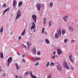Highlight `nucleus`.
Here are the masks:
<instances>
[{
	"label": "nucleus",
	"mask_w": 78,
	"mask_h": 78,
	"mask_svg": "<svg viewBox=\"0 0 78 78\" xmlns=\"http://www.w3.org/2000/svg\"><path fill=\"white\" fill-rule=\"evenodd\" d=\"M12 58L11 57H9L7 60L8 64L7 65V66H9L10 65V64L12 62Z\"/></svg>",
	"instance_id": "1"
},
{
	"label": "nucleus",
	"mask_w": 78,
	"mask_h": 78,
	"mask_svg": "<svg viewBox=\"0 0 78 78\" xmlns=\"http://www.w3.org/2000/svg\"><path fill=\"white\" fill-rule=\"evenodd\" d=\"M63 67H65V69H67L68 70H69V69H70V68L69 66H68V64L66 62H64L63 63Z\"/></svg>",
	"instance_id": "2"
},
{
	"label": "nucleus",
	"mask_w": 78,
	"mask_h": 78,
	"mask_svg": "<svg viewBox=\"0 0 78 78\" xmlns=\"http://www.w3.org/2000/svg\"><path fill=\"white\" fill-rule=\"evenodd\" d=\"M36 6L38 11H40L41 8L42 7V5L40 4H37Z\"/></svg>",
	"instance_id": "3"
},
{
	"label": "nucleus",
	"mask_w": 78,
	"mask_h": 78,
	"mask_svg": "<svg viewBox=\"0 0 78 78\" xmlns=\"http://www.w3.org/2000/svg\"><path fill=\"white\" fill-rule=\"evenodd\" d=\"M32 17L33 19L34 20V22H36V18H37V16H36V15H33Z\"/></svg>",
	"instance_id": "4"
},
{
	"label": "nucleus",
	"mask_w": 78,
	"mask_h": 78,
	"mask_svg": "<svg viewBox=\"0 0 78 78\" xmlns=\"http://www.w3.org/2000/svg\"><path fill=\"white\" fill-rule=\"evenodd\" d=\"M68 19H69V16H66L63 17V20L65 22H67Z\"/></svg>",
	"instance_id": "5"
},
{
	"label": "nucleus",
	"mask_w": 78,
	"mask_h": 78,
	"mask_svg": "<svg viewBox=\"0 0 78 78\" xmlns=\"http://www.w3.org/2000/svg\"><path fill=\"white\" fill-rule=\"evenodd\" d=\"M32 26L30 28V30H31V29H34L35 28V27H36V25H35V23L34 22L32 23Z\"/></svg>",
	"instance_id": "6"
},
{
	"label": "nucleus",
	"mask_w": 78,
	"mask_h": 78,
	"mask_svg": "<svg viewBox=\"0 0 78 78\" xmlns=\"http://www.w3.org/2000/svg\"><path fill=\"white\" fill-rule=\"evenodd\" d=\"M17 1L16 0H14L13 2V7H14L15 6H16L17 5Z\"/></svg>",
	"instance_id": "7"
},
{
	"label": "nucleus",
	"mask_w": 78,
	"mask_h": 78,
	"mask_svg": "<svg viewBox=\"0 0 78 78\" xmlns=\"http://www.w3.org/2000/svg\"><path fill=\"white\" fill-rule=\"evenodd\" d=\"M57 69L59 70V72L61 71V69H62V67L61 66H59V65H58L57 66Z\"/></svg>",
	"instance_id": "8"
},
{
	"label": "nucleus",
	"mask_w": 78,
	"mask_h": 78,
	"mask_svg": "<svg viewBox=\"0 0 78 78\" xmlns=\"http://www.w3.org/2000/svg\"><path fill=\"white\" fill-rule=\"evenodd\" d=\"M68 29L71 32H73V28L71 26L69 27Z\"/></svg>",
	"instance_id": "9"
},
{
	"label": "nucleus",
	"mask_w": 78,
	"mask_h": 78,
	"mask_svg": "<svg viewBox=\"0 0 78 78\" xmlns=\"http://www.w3.org/2000/svg\"><path fill=\"white\" fill-rule=\"evenodd\" d=\"M57 53L58 55H60L62 54V51L60 49H58L57 50Z\"/></svg>",
	"instance_id": "10"
},
{
	"label": "nucleus",
	"mask_w": 78,
	"mask_h": 78,
	"mask_svg": "<svg viewBox=\"0 0 78 78\" xmlns=\"http://www.w3.org/2000/svg\"><path fill=\"white\" fill-rule=\"evenodd\" d=\"M1 55L0 56L1 58H3V53L2 52H0Z\"/></svg>",
	"instance_id": "11"
},
{
	"label": "nucleus",
	"mask_w": 78,
	"mask_h": 78,
	"mask_svg": "<svg viewBox=\"0 0 78 78\" xmlns=\"http://www.w3.org/2000/svg\"><path fill=\"white\" fill-rule=\"evenodd\" d=\"M55 38H59V36H58V34H57V33H56L55 34Z\"/></svg>",
	"instance_id": "12"
},
{
	"label": "nucleus",
	"mask_w": 78,
	"mask_h": 78,
	"mask_svg": "<svg viewBox=\"0 0 78 78\" xmlns=\"http://www.w3.org/2000/svg\"><path fill=\"white\" fill-rule=\"evenodd\" d=\"M22 4H23V2H22L21 1L20 2H19L18 5V6L19 7H20V6H21V5H22Z\"/></svg>",
	"instance_id": "13"
},
{
	"label": "nucleus",
	"mask_w": 78,
	"mask_h": 78,
	"mask_svg": "<svg viewBox=\"0 0 78 78\" xmlns=\"http://www.w3.org/2000/svg\"><path fill=\"white\" fill-rule=\"evenodd\" d=\"M17 16L16 17V19H18V17H19L21 16V14H17Z\"/></svg>",
	"instance_id": "14"
},
{
	"label": "nucleus",
	"mask_w": 78,
	"mask_h": 78,
	"mask_svg": "<svg viewBox=\"0 0 78 78\" xmlns=\"http://www.w3.org/2000/svg\"><path fill=\"white\" fill-rule=\"evenodd\" d=\"M25 33V29H24L23 31L21 34L22 36H23L24 35V34Z\"/></svg>",
	"instance_id": "15"
},
{
	"label": "nucleus",
	"mask_w": 78,
	"mask_h": 78,
	"mask_svg": "<svg viewBox=\"0 0 78 78\" xmlns=\"http://www.w3.org/2000/svg\"><path fill=\"white\" fill-rule=\"evenodd\" d=\"M45 41L46 43V44H48L49 43H50V42H49V41L47 39H46L45 40Z\"/></svg>",
	"instance_id": "16"
},
{
	"label": "nucleus",
	"mask_w": 78,
	"mask_h": 78,
	"mask_svg": "<svg viewBox=\"0 0 78 78\" xmlns=\"http://www.w3.org/2000/svg\"><path fill=\"white\" fill-rule=\"evenodd\" d=\"M2 7L4 8H6V4H3L2 5Z\"/></svg>",
	"instance_id": "17"
},
{
	"label": "nucleus",
	"mask_w": 78,
	"mask_h": 78,
	"mask_svg": "<svg viewBox=\"0 0 78 78\" xmlns=\"http://www.w3.org/2000/svg\"><path fill=\"white\" fill-rule=\"evenodd\" d=\"M65 33H66V32H65V30H62V34H65Z\"/></svg>",
	"instance_id": "18"
},
{
	"label": "nucleus",
	"mask_w": 78,
	"mask_h": 78,
	"mask_svg": "<svg viewBox=\"0 0 78 78\" xmlns=\"http://www.w3.org/2000/svg\"><path fill=\"white\" fill-rule=\"evenodd\" d=\"M57 33H59V32H61V28L59 29H58L57 32Z\"/></svg>",
	"instance_id": "19"
},
{
	"label": "nucleus",
	"mask_w": 78,
	"mask_h": 78,
	"mask_svg": "<svg viewBox=\"0 0 78 78\" xmlns=\"http://www.w3.org/2000/svg\"><path fill=\"white\" fill-rule=\"evenodd\" d=\"M15 66L16 67V69H17V70H19V66H18L17 64L15 65Z\"/></svg>",
	"instance_id": "20"
},
{
	"label": "nucleus",
	"mask_w": 78,
	"mask_h": 78,
	"mask_svg": "<svg viewBox=\"0 0 78 78\" xmlns=\"http://www.w3.org/2000/svg\"><path fill=\"white\" fill-rule=\"evenodd\" d=\"M21 14L20 13V10H18L17 13V14Z\"/></svg>",
	"instance_id": "21"
},
{
	"label": "nucleus",
	"mask_w": 78,
	"mask_h": 78,
	"mask_svg": "<svg viewBox=\"0 0 78 78\" xmlns=\"http://www.w3.org/2000/svg\"><path fill=\"white\" fill-rule=\"evenodd\" d=\"M3 28L2 27L0 30V33H2V32H3Z\"/></svg>",
	"instance_id": "22"
},
{
	"label": "nucleus",
	"mask_w": 78,
	"mask_h": 78,
	"mask_svg": "<svg viewBox=\"0 0 78 78\" xmlns=\"http://www.w3.org/2000/svg\"><path fill=\"white\" fill-rule=\"evenodd\" d=\"M51 21H50L49 22L48 25L49 27H51Z\"/></svg>",
	"instance_id": "23"
},
{
	"label": "nucleus",
	"mask_w": 78,
	"mask_h": 78,
	"mask_svg": "<svg viewBox=\"0 0 78 78\" xmlns=\"http://www.w3.org/2000/svg\"><path fill=\"white\" fill-rule=\"evenodd\" d=\"M57 33L59 36H61V32H57Z\"/></svg>",
	"instance_id": "24"
},
{
	"label": "nucleus",
	"mask_w": 78,
	"mask_h": 78,
	"mask_svg": "<svg viewBox=\"0 0 78 78\" xmlns=\"http://www.w3.org/2000/svg\"><path fill=\"white\" fill-rule=\"evenodd\" d=\"M72 54L70 55L69 56V59H72Z\"/></svg>",
	"instance_id": "25"
},
{
	"label": "nucleus",
	"mask_w": 78,
	"mask_h": 78,
	"mask_svg": "<svg viewBox=\"0 0 78 78\" xmlns=\"http://www.w3.org/2000/svg\"><path fill=\"white\" fill-rule=\"evenodd\" d=\"M50 66H55V64L53 62H51L50 64Z\"/></svg>",
	"instance_id": "26"
},
{
	"label": "nucleus",
	"mask_w": 78,
	"mask_h": 78,
	"mask_svg": "<svg viewBox=\"0 0 78 78\" xmlns=\"http://www.w3.org/2000/svg\"><path fill=\"white\" fill-rule=\"evenodd\" d=\"M49 64H50V62H48L47 63V64L46 65V67H48V66H49Z\"/></svg>",
	"instance_id": "27"
},
{
	"label": "nucleus",
	"mask_w": 78,
	"mask_h": 78,
	"mask_svg": "<svg viewBox=\"0 0 78 78\" xmlns=\"http://www.w3.org/2000/svg\"><path fill=\"white\" fill-rule=\"evenodd\" d=\"M67 41H68V39H65L64 40V42L65 43L67 42Z\"/></svg>",
	"instance_id": "28"
},
{
	"label": "nucleus",
	"mask_w": 78,
	"mask_h": 78,
	"mask_svg": "<svg viewBox=\"0 0 78 78\" xmlns=\"http://www.w3.org/2000/svg\"><path fill=\"white\" fill-rule=\"evenodd\" d=\"M50 6H53V3L52 2H51L50 3Z\"/></svg>",
	"instance_id": "29"
},
{
	"label": "nucleus",
	"mask_w": 78,
	"mask_h": 78,
	"mask_svg": "<svg viewBox=\"0 0 78 78\" xmlns=\"http://www.w3.org/2000/svg\"><path fill=\"white\" fill-rule=\"evenodd\" d=\"M29 73L30 76H31L33 75V73H32V72H31V71H30Z\"/></svg>",
	"instance_id": "30"
},
{
	"label": "nucleus",
	"mask_w": 78,
	"mask_h": 78,
	"mask_svg": "<svg viewBox=\"0 0 78 78\" xmlns=\"http://www.w3.org/2000/svg\"><path fill=\"white\" fill-rule=\"evenodd\" d=\"M9 7L7 9H5V10L6 11V12H7V11H9Z\"/></svg>",
	"instance_id": "31"
},
{
	"label": "nucleus",
	"mask_w": 78,
	"mask_h": 78,
	"mask_svg": "<svg viewBox=\"0 0 78 78\" xmlns=\"http://www.w3.org/2000/svg\"><path fill=\"white\" fill-rule=\"evenodd\" d=\"M69 60H70V61H71V62H74V61H73V59H72V58H70L69 59Z\"/></svg>",
	"instance_id": "32"
},
{
	"label": "nucleus",
	"mask_w": 78,
	"mask_h": 78,
	"mask_svg": "<svg viewBox=\"0 0 78 78\" xmlns=\"http://www.w3.org/2000/svg\"><path fill=\"white\" fill-rule=\"evenodd\" d=\"M25 75H28L29 74H28V73L27 72L25 73Z\"/></svg>",
	"instance_id": "33"
},
{
	"label": "nucleus",
	"mask_w": 78,
	"mask_h": 78,
	"mask_svg": "<svg viewBox=\"0 0 78 78\" xmlns=\"http://www.w3.org/2000/svg\"><path fill=\"white\" fill-rule=\"evenodd\" d=\"M44 30H45V28H43L42 29V33H44Z\"/></svg>",
	"instance_id": "34"
},
{
	"label": "nucleus",
	"mask_w": 78,
	"mask_h": 78,
	"mask_svg": "<svg viewBox=\"0 0 78 78\" xmlns=\"http://www.w3.org/2000/svg\"><path fill=\"white\" fill-rule=\"evenodd\" d=\"M70 68H71V70H74V69L73 68V67L72 66H71V67Z\"/></svg>",
	"instance_id": "35"
},
{
	"label": "nucleus",
	"mask_w": 78,
	"mask_h": 78,
	"mask_svg": "<svg viewBox=\"0 0 78 78\" xmlns=\"http://www.w3.org/2000/svg\"><path fill=\"white\" fill-rule=\"evenodd\" d=\"M33 61H37V58H34L33 59Z\"/></svg>",
	"instance_id": "36"
},
{
	"label": "nucleus",
	"mask_w": 78,
	"mask_h": 78,
	"mask_svg": "<svg viewBox=\"0 0 78 78\" xmlns=\"http://www.w3.org/2000/svg\"><path fill=\"white\" fill-rule=\"evenodd\" d=\"M44 34H46L47 35V34H47V32L45 31H44Z\"/></svg>",
	"instance_id": "37"
},
{
	"label": "nucleus",
	"mask_w": 78,
	"mask_h": 78,
	"mask_svg": "<svg viewBox=\"0 0 78 78\" xmlns=\"http://www.w3.org/2000/svg\"><path fill=\"white\" fill-rule=\"evenodd\" d=\"M2 71V68L1 67V66H0V73Z\"/></svg>",
	"instance_id": "38"
},
{
	"label": "nucleus",
	"mask_w": 78,
	"mask_h": 78,
	"mask_svg": "<svg viewBox=\"0 0 78 78\" xmlns=\"http://www.w3.org/2000/svg\"><path fill=\"white\" fill-rule=\"evenodd\" d=\"M27 48L28 49L30 48V45H27Z\"/></svg>",
	"instance_id": "39"
},
{
	"label": "nucleus",
	"mask_w": 78,
	"mask_h": 78,
	"mask_svg": "<svg viewBox=\"0 0 78 78\" xmlns=\"http://www.w3.org/2000/svg\"><path fill=\"white\" fill-rule=\"evenodd\" d=\"M6 10H5L4 11V12H3V15H4V14H5V12H6Z\"/></svg>",
	"instance_id": "40"
},
{
	"label": "nucleus",
	"mask_w": 78,
	"mask_h": 78,
	"mask_svg": "<svg viewBox=\"0 0 78 78\" xmlns=\"http://www.w3.org/2000/svg\"><path fill=\"white\" fill-rule=\"evenodd\" d=\"M37 54V55H41V51H39V52H38Z\"/></svg>",
	"instance_id": "41"
},
{
	"label": "nucleus",
	"mask_w": 78,
	"mask_h": 78,
	"mask_svg": "<svg viewBox=\"0 0 78 78\" xmlns=\"http://www.w3.org/2000/svg\"><path fill=\"white\" fill-rule=\"evenodd\" d=\"M37 60H40V59H41V58H37Z\"/></svg>",
	"instance_id": "42"
},
{
	"label": "nucleus",
	"mask_w": 78,
	"mask_h": 78,
	"mask_svg": "<svg viewBox=\"0 0 78 78\" xmlns=\"http://www.w3.org/2000/svg\"><path fill=\"white\" fill-rule=\"evenodd\" d=\"M30 45V42L28 41L27 42V45Z\"/></svg>",
	"instance_id": "43"
},
{
	"label": "nucleus",
	"mask_w": 78,
	"mask_h": 78,
	"mask_svg": "<svg viewBox=\"0 0 78 78\" xmlns=\"http://www.w3.org/2000/svg\"><path fill=\"white\" fill-rule=\"evenodd\" d=\"M44 21H46L47 20V18H44L43 19Z\"/></svg>",
	"instance_id": "44"
},
{
	"label": "nucleus",
	"mask_w": 78,
	"mask_h": 78,
	"mask_svg": "<svg viewBox=\"0 0 78 78\" xmlns=\"http://www.w3.org/2000/svg\"><path fill=\"white\" fill-rule=\"evenodd\" d=\"M56 56L54 55V56H53L52 57V59H54V58H55Z\"/></svg>",
	"instance_id": "45"
},
{
	"label": "nucleus",
	"mask_w": 78,
	"mask_h": 78,
	"mask_svg": "<svg viewBox=\"0 0 78 78\" xmlns=\"http://www.w3.org/2000/svg\"><path fill=\"white\" fill-rule=\"evenodd\" d=\"M39 65V62H37V64H35V66H37Z\"/></svg>",
	"instance_id": "46"
},
{
	"label": "nucleus",
	"mask_w": 78,
	"mask_h": 78,
	"mask_svg": "<svg viewBox=\"0 0 78 78\" xmlns=\"http://www.w3.org/2000/svg\"><path fill=\"white\" fill-rule=\"evenodd\" d=\"M31 76L32 78H34V75H32Z\"/></svg>",
	"instance_id": "47"
},
{
	"label": "nucleus",
	"mask_w": 78,
	"mask_h": 78,
	"mask_svg": "<svg viewBox=\"0 0 78 78\" xmlns=\"http://www.w3.org/2000/svg\"><path fill=\"white\" fill-rule=\"evenodd\" d=\"M46 22H47L46 21H44V22L43 23V24H45V23H46Z\"/></svg>",
	"instance_id": "48"
},
{
	"label": "nucleus",
	"mask_w": 78,
	"mask_h": 78,
	"mask_svg": "<svg viewBox=\"0 0 78 78\" xmlns=\"http://www.w3.org/2000/svg\"><path fill=\"white\" fill-rule=\"evenodd\" d=\"M22 38V36H20L19 38L18 39H21Z\"/></svg>",
	"instance_id": "49"
},
{
	"label": "nucleus",
	"mask_w": 78,
	"mask_h": 78,
	"mask_svg": "<svg viewBox=\"0 0 78 78\" xmlns=\"http://www.w3.org/2000/svg\"><path fill=\"white\" fill-rule=\"evenodd\" d=\"M76 41L75 40H72L71 41V42H75Z\"/></svg>",
	"instance_id": "50"
},
{
	"label": "nucleus",
	"mask_w": 78,
	"mask_h": 78,
	"mask_svg": "<svg viewBox=\"0 0 78 78\" xmlns=\"http://www.w3.org/2000/svg\"><path fill=\"white\" fill-rule=\"evenodd\" d=\"M23 47H25V48H27V46H25L23 44Z\"/></svg>",
	"instance_id": "51"
},
{
	"label": "nucleus",
	"mask_w": 78,
	"mask_h": 78,
	"mask_svg": "<svg viewBox=\"0 0 78 78\" xmlns=\"http://www.w3.org/2000/svg\"><path fill=\"white\" fill-rule=\"evenodd\" d=\"M26 55V54H25L23 55V57H25V56Z\"/></svg>",
	"instance_id": "52"
},
{
	"label": "nucleus",
	"mask_w": 78,
	"mask_h": 78,
	"mask_svg": "<svg viewBox=\"0 0 78 78\" xmlns=\"http://www.w3.org/2000/svg\"><path fill=\"white\" fill-rule=\"evenodd\" d=\"M22 61H23V62H25V60L23 59H22Z\"/></svg>",
	"instance_id": "53"
},
{
	"label": "nucleus",
	"mask_w": 78,
	"mask_h": 78,
	"mask_svg": "<svg viewBox=\"0 0 78 78\" xmlns=\"http://www.w3.org/2000/svg\"><path fill=\"white\" fill-rule=\"evenodd\" d=\"M33 51L35 53H36V50H33Z\"/></svg>",
	"instance_id": "54"
},
{
	"label": "nucleus",
	"mask_w": 78,
	"mask_h": 78,
	"mask_svg": "<svg viewBox=\"0 0 78 78\" xmlns=\"http://www.w3.org/2000/svg\"><path fill=\"white\" fill-rule=\"evenodd\" d=\"M53 54H54V55H55V54H56V51H54Z\"/></svg>",
	"instance_id": "55"
},
{
	"label": "nucleus",
	"mask_w": 78,
	"mask_h": 78,
	"mask_svg": "<svg viewBox=\"0 0 78 78\" xmlns=\"http://www.w3.org/2000/svg\"><path fill=\"white\" fill-rule=\"evenodd\" d=\"M3 76H4V77H5V74L4 73V74H3Z\"/></svg>",
	"instance_id": "56"
},
{
	"label": "nucleus",
	"mask_w": 78,
	"mask_h": 78,
	"mask_svg": "<svg viewBox=\"0 0 78 78\" xmlns=\"http://www.w3.org/2000/svg\"><path fill=\"white\" fill-rule=\"evenodd\" d=\"M17 54L19 56H20V54H19L18 52H17Z\"/></svg>",
	"instance_id": "57"
},
{
	"label": "nucleus",
	"mask_w": 78,
	"mask_h": 78,
	"mask_svg": "<svg viewBox=\"0 0 78 78\" xmlns=\"http://www.w3.org/2000/svg\"><path fill=\"white\" fill-rule=\"evenodd\" d=\"M15 77H16V78H18V76H17V75H16V76H15Z\"/></svg>",
	"instance_id": "58"
},
{
	"label": "nucleus",
	"mask_w": 78,
	"mask_h": 78,
	"mask_svg": "<svg viewBox=\"0 0 78 78\" xmlns=\"http://www.w3.org/2000/svg\"><path fill=\"white\" fill-rule=\"evenodd\" d=\"M35 31H36V30H35V29H34V30L33 32H35Z\"/></svg>",
	"instance_id": "59"
},
{
	"label": "nucleus",
	"mask_w": 78,
	"mask_h": 78,
	"mask_svg": "<svg viewBox=\"0 0 78 78\" xmlns=\"http://www.w3.org/2000/svg\"><path fill=\"white\" fill-rule=\"evenodd\" d=\"M48 78H50V75L48 77Z\"/></svg>",
	"instance_id": "60"
},
{
	"label": "nucleus",
	"mask_w": 78,
	"mask_h": 78,
	"mask_svg": "<svg viewBox=\"0 0 78 78\" xmlns=\"http://www.w3.org/2000/svg\"><path fill=\"white\" fill-rule=\"evenodd\" d=\"M34 78H37V77L36 76H34Z\"/></svg>",
	"instance_id": "61"
},
{
	"label": "nucleus",
	"mask_w": 78,
	"mask_h": 78,
	"mask_svg": "<svg viewBox=\"0 0 78 78\" xmlns=\"http://www.w3.org/2000/svg\"><path fill=\"white\" fill-rule=\"evenodd\" d=\"M30 45H32V44H31V43H30Z\"/></svg>",
	"instance_id": "62"
},
{
	"label": "nucleus",
	"mask_w": 78,
	"mask_h": 78,
	"mask_svg": "<svg viewBox=\"0 0 78 78\" xmlns=\"http://www.w3.org/2000/svg\"><path fill=\"white\" fill-rule=\"evenodd\" d=\"M19 78H22V77H21V76H19Z\"/></svg>",
	"instance_id": "63"
},
{
	"label": "nucleus",
	"mask_w": 78,
	"mask_h": 78,
	"mask_svg": "<svg viewBox=\"0 0 78 78\" xmlns=\"http://www.w3.org/2000/svg\"><path fill=\"white\" fill-rule=\"evenodd\" d=\"M1 8V5L0 6V8Z\"/></svg>",
	"instance_id": "64"
}]
</instances>
